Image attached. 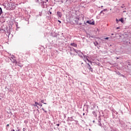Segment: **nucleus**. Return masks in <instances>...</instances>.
Instances as JSON below:
<instances>
[{
    "label": "nucleus",
    "instance_id": "nucleus-1",
    "mask_svg": "<svg viewBox=\"0 0 131 131\" xmlns=\"http://www.w3.org/2000/svg\"><path fill=\"white\" fill-rule=\"evenodd\" d=\"M86 23H88V24H90V25H95V21H92V20H88Z\"/></svg>",
    "mask_w": 131,
    "mask_h": 131
},
{
    "label": "nucleus",
    "instance_id": "nucleus-2",
    "mask_svg": "<svg viewBox=\"0 0 131 131\" xmlns=\"http://www.w3.org/2000/svg\"><path fill=\"white\" fill-rule=\"evenodd\" d=\"M57 15L59 18H62V13L60 11L57 12Z\"/></svg>",
    "mask_w": 131,
    "mask_h": 131
},
{
    "label": "nucleus",
    "instance_id": "nucleus-3",
    "mask_svg": "<svg viewBox=\"0 0 131 131\" xmlns=\"http://www.w3.org/2000/svg\"><path fill=\"white\" fill-rule=\"evenodd\" d=\"M87 64L88 65V69H89V70H90V71H91V72H93V68H92V67H91V65L90 64V63H87Z\"/></svg>",
    "mask_w": 131,
    "mask_h": 131
},
{
    "label": "nucleus",
    "instance_id": "nucleus-4",
    "mask_svg": "<svg viewBox=\"0 0 131 131\" xmlns=\"http://www.w3.org/2000/svg\"><path fill=\"white\" fill-rule=\"evenodd\" d=\"M71 46L74 47L75 48H77V44H76L75 43H71Z\"/></svg>",
    "mask_w": 131,
    "mask_h": 131
},
{
    "label": "nucleus",
    "instance_id": "nucleus-5",
    "mask_svg": "<svg viewBox=\"0 0 131 131\" xmlns=\"http://www.w3.org/2000/svg\"><path fill=\"white\" fill-rule=\"evenodd\" d=\"M3 14V9L0 7V16Z\"/></svg>",
    "mask_w": 131,
    "mask_h": 131
},
{
    "label": "nucleus",
    "instance_id": "nucleus-6",
    "mask_svg": "<svg viewBox=\"0 0 131 131\" xmlns=\"http://www.w3.org/2000/svg\"><path fill=\"white\" fill-rule=\"evenodd\" d=\"M119 21H120V22H121V23H124V22L123 18H121V19H120Z\"/></svg>",
    "mask_w": 131,
    "mask_h": 131
},
{
    "label": "nucleus",
    "instance_id": "nucleus-7",
    "mask_svg": "<svg viewBox=\"0 0 131 131\" xmlns=\"http://www.w3.org/2000/svg\"><path fill=\"white\" fill-rule=\"evenodd\" d=\"M13 63H14L15 65H17V60H16V59L13 60Z\"/></svg>",
    "mask_w": 131,
    "mask_h": 131
},
{
    "label": "nucleus",
    "instance_id": "nucleus-8",
    "mask_svg": "<svg viewBox=\"0 0 131 131\" xmlns=\"http://www.w3.org/2000/svg\"><path fill=\"white\" fill-rule=\"evenodd\" d=\"M37 105H38V103L37 102H35V104H34V106L35 107H37Z\"/></svg>",
    "mask_w": 131,
    "mask_h": 131
},
{
    "label": "nucleus",
    "instance_id": "nucleus-9",
    "mask_svg": "<svg viewBox=\"0 0 131 131\" xmlns=\"http://www.w3.org/2000/svg\"><path fill=\"white\" fill-rule=\"evenodd\" d=\"M99 43H98L97 41H95L94 42V44L95 45V46H98Z\"/></svg>",
    "mask_w": 131,
    "mask_h": 131
},
{
    "label": "nucleus",
    "instance_id": "nucleus-10",
    "mask_svg": "<svg viewBox=\"0 0 131 131\" xmlns=\"http://www.w3.org/2000/svg\"><path fill=\"white\" fill-rule=\"evenodd\" d=\"M116 21L117 24H118V23L119 22L120 20H118V19L116 18Z\"/></svg>",
    "mask_w": 131,
    "mask_h": 131
},
{
    "label": "nucleus",
    "instance_id": "nucleus-11",
    "mask_svg": "<svg viewBox=\"0 0 131 131\" xmlns=\"http://www.w3.org/2000/svg\"><path fill=\"white\" fill-rule=\"evenodd\" d=\"M42 110H43V111H44V112H45L46 113H47V111L45 110V108H42Z\"/></svg>",
    "mask_w": 131,
    "mask_h": 131
},
{
    "label": "nucleus",
    "instance_id": "nucleus-12",
    "mask_svg": "<svg viewBox=\"0 0 131 131\" xmlns=\"http://www.w3.org/2000/svg\"><path fill=\"white\" fill-rule=\"evenodd\" d=\"M74 52H75L76 53H77V50H76V49H74Z\"/></svg>",
    "mask_w": 131,
    "mask_h": 131
},
{
    "label": "nucleus",
    "instance_id": "nucleus-13",
    "mask_svg": "<svg viewBox=\"0 0 131 131\" xmlns=\"http://www.w3.org/2000/svg\"><path fill=\"white\" fill-rule=\"evenodd\" d=\"M105 39H109V37H106L105 38Z\"/></svg>",
    "mask_w": 131,
    "mask_h": 131
},
{
    "label": "nucleus",
    "instance_id": "nucleus-14",
    "mask_svg": "<svg viewBox=\"0 0 131 131\" xmlns=\"http://www.w3.org/2000/svg\"><path fill=\"white\" fill-rule=\"evenodd\" d=\"M14 56H12V57H11V59H14Z\"/></svg>",
    "mask_w": 131,
    "mask_h": 131
},
{
    "label": "nucleus",
    "instance_id": "nucleus-15",
    "mask_svg": "<svg viewBox=\"0 0 131 131\" xmlns=\"http://www.w3.org/2000/svg\"><path fill=\"white\" fill-rule=\"evenodd\" d=\"M18 66H19V67H23V65H21V66H20V65H18Z\"/></svg>",
    "mask_w": 131,
    "mask_h": 131
},
{
    "label": "nucleus",
    "instance_id": "nucleus-16",
    "mask_svg": "<svg viewBox=\"0 0 131 131\" xmlns=\"http://www.w3.org/2000/svg\"><path fill=\"white\" fill-rule=\"evenodd\" d=\"M41 102L42 103H43V102H45V100H42L41 101Z\"/></svg>",
    "mask_w": 131,
    "mask_h": 131
},
{
    "label": "nucleus",
    "instance_id": "nucleus-17",
    "mask_svg": "<svg viewBox=\"0 0 131 131\" xmlns=\"http://www.w3.org/2000/svg\"><path fill=\"white\" fill-rule=\"evenodd\" d=\"M102 11H103V12H105V11H107V9H104V10H102Z\"/></svg>",
    "mask_w": 131,
    "mask_h": 131
},
{
    "label": "nucleus",
    "instance_id": "nucleus-18",
    "mask_svg": "<svg viewBox=\"0 0 131 131\" xmlns=\"http://www.w3.org/2000/svg\"><path fill=\"white\" fill-rule=\"evenodd\" d=\"M10 126V125L9 124H8L7 125H6V126H7L8 127V126Z\"/></svg>",
    "mask_w": 131,
    "mask_h": 131
},
{
    "label": "nucleus",
    "instance_id": "nucleus-19",
    "mask_svg": "<svg viewBox=\"0 0 131 131\" xmlns=\"http://www.w3.org/2000/svg\"><path fill=\"white\" fill-rule=\"evenodd\" d=\"M58 22H59V23H61V21H60L59 20H58Z\"/></svg>",
    "mask_w": 131,
    "mask_h": 131
},
{
    "label": "nucleus",
    "instance_id": "nucleus-20",
    "mask_svg": "<svg viewBox=\"0 0 131 131\" xmlns=\"http://www.w3.org/2000/svg\"><path fill=\"white\" fill-rule=\"evenodd\" d=\"M86 60L88 62H90V60H89V59L86 58Z\"/></svg>",
    "mask_w": 131,
    "mask_h": 131
},
{
    "label": "nucleus",
    "instance_id": "nucleus-21",
    "mask_svg": "<svg viewBox=\"0 0 131 131\" xmlns=\"http://www.w3.org/2000/svg\"><path fill=\"white\" fill-rule=\"evenodd\" d=\"M103 11H101V12H100V14H102V13H103Z\"/></svg>",
    "mask_w": 131,
    "mask_h": 131
},
{
    "label": "nucleus",
    "instance_id": "nucleus-22",
    "mask_svg": "<svg viewBox=\"0 0 131 131\" xmlns=\"http://www.w3.org/2000/svg\"><path fill=\"white\" fill-rule=\"evenodd\" d=\"M23 131H25V128H23Z\"/></svg>",
    "mask_w": 131,
    "mask_h": 131
},
{
    "label": "nucleus",
    "instance_id": "nucleus-23",
    "mask_svg": "<svg viewBox=\"0 0 131 131\" xmlns=\"http://www.w3.org/2000/svg\"><path fill=\"white\" fill-rule=\"evenodd\" d=\"M57 126H59V125H60V124H57Z\"/></svg>",
    "mask_w": 131,
    "mask_h": 131
},
{
    "label": "nucleus",
    "instance_id": "nucleus-24",
    "mask_svg": "<svg viewBox=\"0 0 131 131\" xmlns=\"http://www.w3.org/2000/svg\"><path fill=\"white\" fill-rule=\"evenodd\" d=\"M117 29H119V27H117Z\"/></svg>",
    "mask_w": 131,
    "mask_h": 131
},
{
    "label": "nucleus",
    "instance_id": "nucleus-25",
    "mask_svg": "<svg viewBox=\"0 0 131 131\" xmlns=\"http://www.w3.org/2000/svg\"><path fill=\"white\" fill-rule=\"evenodd\" d=\"M50 14H52V12H50Z\"/></svg>",
    "mask_w": 131,
    "mask_h": 131
},
{
    "label": "nucleus",
    "instance_id": "nucleus-26",
    "mask_svg": "<svg viewBox=\"0 0 131 131\" xmlns=\"http://www.w3.org/2000/svg\"><path fill=\"white\" fill-rule=\"evenodd\" d=\"M121 8H123V7L122 6V7H121Z\"/></svg>",
    "mask_w": 131,
    "mask_h": 131
},
{
    "label": "nucleus",
    "instance_id": "nucleus-27",
    "mask_svg": "<svg viewBox=\"0 0 131 131\" xmlns=\"http://www.w3.org/2000/svg\"><path fill=\"white\" fill-rule=\"evenodd\" d=\"M125 11H123V13H125Z\"/></svg>",
    "mask_w": 131,
    "mask_h": 131
},
{
    "label": "nucleus",
    "instance_id": "nucleus-28",
    "mask_svg": "<svg viewBox=\"0 0 131 131\" xmlns=\"http://www.w3.org/2000/svg\"><path fill=\"white\" fill-rule=\"evenodd\" d=\"M43 104H47L46 103H43Z\"/></svg>",
    "mask_w": 131,
    "mask_h": 131
},
{
    "label": "nucleus",
    "instance_id": "nucleus-29",
    "mask_svg": "<svg viewBox=\"0 0 131 131\" xmlns=\"http://www.w3.org/2000/svg\"><path fill=\"white\" fill-rule=\"evenodd\" d=\"M40 106H42V104H41V105H40Z\"/></svg>",
    "mask_w": 131,
    "mask_h": 131
},
{
    "label": "nucleus",
    "instance_id": "nucleus-30",
    "mask_svg": "<svg viewBox=\"0 0 131 131\" xmlns=\"http://www.w3.org/2000/svg\"><path fill=\"white\" fill-rule=\"evenodd\" d=\"M19 130H16V131H19Z\"/></svg>",
    "mask_w": 131,
    "mask_h": 131
},
{
    "label": "nucleus",
    "instance_id": "nucleus-31",
    "mask_svg": "<svg viewBox=\"0 0 131 131\" xmlns=\"http://www.w3.org/2000/svg\"><path fill=\"white\" fill-rule=\"evenodd\" d=\"M80 25H81V24H80Z\"/></svg>",
    "mask_w": 131,
    "mask_h": 131
},
{
    "label": "nucleus",
    "instance_id": "nucleus-32",
    "mask_svg": "<svg viewBox=\"0 0 131 131\" xmlns=\"http://www.w3.org/2000/svg\"><path fill=\"white\" fill-rule=\"evenodd\" d=\"M112 35H113V34H112Z\"/></svg>",
    "mask_w": 131,
    "mask_h": 131
}]
</instances>
